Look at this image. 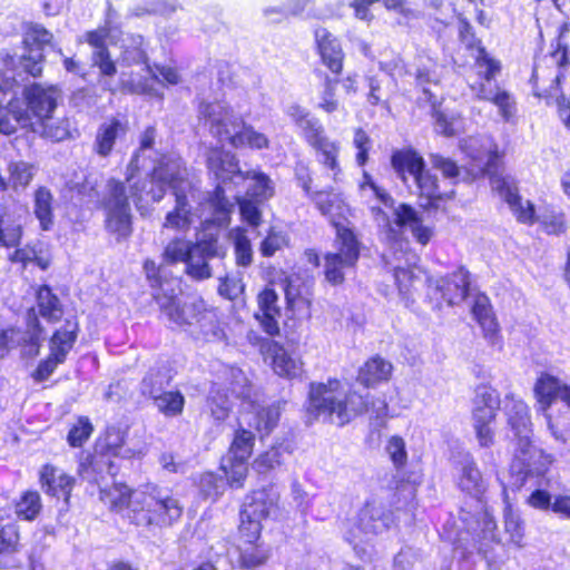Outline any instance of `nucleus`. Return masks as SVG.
I'll list each match as a JSON object with an SVG mask.
<instances>
[{
	"label": "nucleus",
	"mask_w": 570,
	"mask_h": 570,
	"mask_svg": "<svg viewBox=\"0 0 570 570\" xmlns=\"http://www.w3.org/2000/svg\"><path fill=\"white\" fill-rule=\"evenodd\" d=\"M127 181L129 195L122 183L111 179L107 184V194L104 198L106 228L118 238H125L131 234L129 197L132 198L136 207L141 209L142 202H147L148 198L159 202L167 187L173 189L176 206L166 215L164 227L184 230L190 226L193 215L187 202V193L191 189V185L180 158L165 156L154 168L149 179L140 183L135 180V175L131 173Z\"/></svg>",
	"instance_id": "f257e3e1"
},
{
	"label": "nucleus",
	"mask_w": 570,
	"mask_h": 570,
	"mask_svg": "<svg viewBox=\"0 0 570 570\" xmlns=\"http://www.w3.org/2000/svg\"><path fill=\"white\" fill-rule=\"evenodd\" d=\"M100 499L111 510L125 512V517L138 527L169 525L183 512L177 499L163 494L155 487L149 492L131 491L126 484L114 483L110 488L100 489Z\"/></svg>",
	"instance_id": "f03ea898"
},
{
	"label": "nucleus",
	"mask_w": 570,
	"mask_h": 570,
	"mask_svg": "<svg viewBox=\"0 0 570 570\" xmlns=\"http://www.w3.org/2000/svg\"><path fill=\"white\" fill-rule=\"evenodd\" d=\"M492 146L464 145L463 153L470 158L464 165L466 171L472 178L488 176L492 189L504 199L515 218L523 224H533L534 206L519 196L514 178L504 173L501 156Z\"/></svg>",
	"instance_id": "7ed1b4c3"
},
{
	"label": "nucleus",
	"mask_w": 570,
	"mask_h": 570,
	"mask_svg": "<svg viewBox=\"0 0 570 570\" xmlns=\"http://www.w3.org/2000/svg\"><path fill=\"white\" fill-rule=\"evenodd\" d=\"M361 188L364 193L371 191L384 205V209L372 207V213L381 233L391 243L395 253L397 250L403 252L404 246H407V243L402 240L405 226H410L413 236L421 245H426L430 242L433 235L432 229L421 224L416 212L411 206L405 204L394 206L392 197L379 187L367 174H364V181L361 184Z\"/></svg>",
	"instance_id": "20e7f679"
},
{
	"label": "nucleus",
	"mask_w": 570,
	"mask_h": 570,
	"mask_svg": "<svg viewBox=\"0 0 570 570\" xmlns=\"http://www.w3.org/2000/svg\"><path fill=\"white\" fill-rule=\"evenodd\" d=\"M366 409L363 395L347 390L336 379L309 384L307 413L314 419L343 426Z\"/></svg>",
	"instance_id": "39448f33"
},
{
	"label": "nucleus",
	"mask_w": 570,
	"mask_h": 570,
	"mask_svg": "<svg viewBox=\"0 0 570 570\" xmlns=\"http://www.w3.org/2000/svg\"><path fill=\"white\" fill-rule=\"evenodd\" d=\"M208 168L219 180L214 193L208 197L205 206L212 213V220L219 226L226 225L234 203L225 193L239 187L245 178L244 171L238 168V161L232 150L222 147L210 149L208 154Z\"/></svg>",
	"instance_id": "423d86ee"
},
{
	"label": "nucleus",
	"mask_w": 570,
	"mask_h": 570,
	"mask_svg": "<svg viewBox=\"0 0 570 570\" xmlns=\"http://www.w3.org/2000/svg\"><path fill=\"white\" fill-rule=\"evenodd\" d=\"M504 410L508 423L517 438L513 455V471H522L524 464H530V472L541 473L551 460L531 443V422L527 404L512 396H507Z\"/></svg>",
	"instance_id": "0eeeda50"
},
{
	"label": "nucleus",
	"mask_w": 570,
	"mask_h": 570,
	"mask_svg": "<svg viewBox=\"0 0 570 570\" xmlns=\"http://www.w3.org/2000/svg\"><path fill=\"white\" fill-rule=\"evenodd\" d=\"M392 521L390 511L382 504L366 502L356 518L346 523L344 539L362 561H370L373 554V547L367 543L370 538L387 530Z\"/></svg>",
	"instance_id": "6e6552de"
},
{
	"label": "nucleus",
	"mask_w": 570,
	"mask_h": 570,
	"mask_svg": "<svg viewBox=\"0 0 570 570\" xmlns=\"http://www.w3.org/2000/svg\"><path fill=\"white\" fill-rule=\"evenodd\" d=\"M197 112L200 122L218 136H228L229 142H267L262 134L246 126L240 118H236L229 106L218 101H200Z\"/></svg>",
	"instance_id": "1a4fd4ad"
},
{
	"label": "nucleus",
	"mask_w": 570,
	"mask_h": 570,
	"mask_svg": "<svg viewBox=\"0 0 570 570\" xmlns=\"http://www.w3.org/2000/svg\"><path fill=\"white\" fill-rule=\"evenodd\" d=\"M335 250L324 256V276L334 286L342 284L354 269L361 249V243L348 224L335 223Z\"/></svg>",
	"instance_id": "9d476101"
},
{
	"label": "nucleus",
	"mask_w": 570,
	"mask_h": 570,
	"mask_svg": "<svg viewBox=\"0 0 570 570\" xmlns=\"http://www.w3.org/2000/svg\"><path fill=\"white\" fill-rule=\"evenodd\" d=\"M179 293V279H171L161 283L159 289L153 292V297L168 323L184 328L195 324L199 313L204 311V301L200 298L181 301L178 298Z\"/></svg>",
	"instance_id": "9b49d317"
},
{
	"label": "nucleus",
	"mask_w": 570,
	"mask_h": 570,
	"mask_svg": "<svg viewBox=\"0 0 570 570\" xmlns=\"http://www.w3.org/2000/svg\"><path fill=\"white\" fill-rule=\"evenodd\" d=\"M230 374L233 377L232 394L242 399L244 405L248 407V412L243 414L242 421L258 432L269 434L278 423L281 416L279 404H256L250 400L252 386L248 384L244 373L238 368H232Z\"/></svg>",
	"instance_id": "f8f14e48"
},
{
	"label": "nucleus",
	"mask_w": 570,
	"mask_h": 570,
	"mask_svg": "<svg viewBox=\"0 0 570 570\" xmlns=\"http://www.w3.org/2000/svg\"><path fill=\"white\" fill-rule=\"evenodd\" d=\"M534 395L542 411L551 435L562 443H566L570 433L560 417L553 419L548 413L552 402L557 399L562 401L570 409V386L556 376L543 373L534 385Z\"/></svg>",
	"instance_id": "ddd939ff"
},
{
	"label": "nucleus",
	"mask_w": 570,
	"mask_h": 570,
	"mask_svg": "<svg viewBox=\"0 0 570 570\" xmlns=\"http://www.w3.org/2000/svg\"><path fill=\"white\" fill-rule=\"evenodd\" d=\"M79 325L75 317L67 318L63 325L55 332L50 340V355L47 360L40 362L33 377L36 381H46L56 370L58 364L66 361L68 353L72 350Z\"/></svg>",
	"instance_id": "4468645a"
},
{
	"label": "nucleus",
	"mask_w": 570,
	"mask_h": 570,
	"mask_svg": "<svg viewBox=\"0 0 570 570\" xmlns=\"http://www.w3.org/2000/svg\"><path fill=\"white\" fill-rule=\"evenodd\" d=\"M530 464H524L522 471H513V462L511 463L510 472H511V483L510 487L513 490L525 489L530 492L525 502L533 509L538 510H551L553 497L543 489L548 484V480L544 474L549 468V465L541 472H530L528 470H532Z\"/></svg>",
	"instance_id": "2eb2a0df"
},
{
	"label": "nucleus",
	"mask_w": 570,
	"mask_h": 570,
	"mask_svg": "<svg viewBox=\"0 0 570 570\" xmlns=\"http://www.w3.org/2000/svg\"><path fill=\"white\" fill-rule=\"evenodd\" d=\"M313 35L315 51L322 65L334 77L341 76L344 69L345 53L340 39L324 27L315 28Z\"/></svg>",
	"instance_id": "dca6fc26"
},
{
	"label": "nucleus",
	"mask_w": 570,
	"mask_h": 570,
	"mask_svg": "<svg viewBox=\"0 0 570 570\" xmlns=\"http://www.w3.org/2000/svg\"><path fill=\"white\" fill-rule=\"evenodd\" d=\"M223 255L217 238L210 236L199 239L191 245L189 255L185 262L186 273L194 279L203 281L212 276L208 261Z\"/></svg>",
	"instance_id": "f3484780"
},
{
	"label": "nucleus",
	"mask_w": 570,
	"mask_h": 570,
	"mask_svg": "<svg viewBox=\"0 0 570 570\" xmlns=\"http://www.w3.org/2000/svg\"><path fill=\"white\" fill-rule=\"evenodd\" d=\"M57 86H42L38 82H33L23 88V99L30 117L37 118L39 121L51 118L55 109L57 108L58 99Z\"/></svg>",
	"instance_id": "a211bd4d"
},
{
	"label": "nucleus",
	"mask_w": 570,
	"mask_h": 570,
	"mask_svg": "<svg viewBox=\"0 0 570 570\" xmlns=\"http://www.w3.org/2000/svg\"><path fill=\"white\" fill-rule=\"evenodd\" d=\"M279 493L273 488L253 491L246 497L240 511L242 518H254L259 521L278 515Z\"/></svg>",
	"instance_id": "6ab92c4d"
},
{
	"label": "nucleus",
	"mask_w": 570,
	"mask_h": 570,
	"mask_svg": "<svg viewBox=\"0 0 570 570\" xmlns=\"http://www.w3.org/2000/svg\"><path fill=\"white\" fill-rule=\"evenodd\" d=\"M429 288L441 294V297L449 305L461 303L468 295L469 291V272L460 267L453 274L441 278H429Z\"/></svg>",
	"instance_id": "aec40b11"
},
{
	"label": "nucleus",
	"mask_w": 570,
	"mask_h": 570,
	"mask_svg": "<svg viewBox=\"0 0 570 570\" xmlns=\"http://www.w3.org/2000/svg\"><path fill=\"white\" fill-rule=\"evenodd\" d=\"M42 338L43 331L37 320L32 324V332L19 328L0 331V357H3L11 348L19 345L24 347V354H37Z\"/></svg>",
	"instance_id": "412c9836"
},
{
	"label": "nucleus",
	"mask_w": 570,
	"mask_h": 570,
	"mask_svg": "<svg viewBox=\"0 0 570 570\" xmlns=\"http://www.w3.org/2000/svg\"><path fill=\"white\" fill-rule=\"evenodd\" d=\"M63 314V307L59 297L53 294L52 289L42 285L37 291V304L28 312V332H32V324L41 316L48 323L58 322Z\"/></svg>",
	"instance_id": "4be33fe9"
},
{
	"label": "nucleus",
	"mask_w": 570,
	"mask_h": 570,
	"mask_svg": "<svg viewBox=\"0 0 570 570\" xmlns=\"http://www.w3.org/2000/svg\"><path fill=\"white\" fill-rule=\"evenodd\" d=\"M287 116L295 126L299 137L306 142H325V128L320 119L312 116L304 107L292 105Z\"/></svg>",
	"instance_id": "5701e85b"
},
{
	"label": "nucleus",
	"mask_w": 570,
	"mask_h": 570,
	"mask_svg": "<svg viewBox=\"0 0 570 570\" xmlns=\"http://www.w3.org/2000/svg\"><path fill=\"white\" fill-rule=\"evenodd\" d=\"M278 296L273 288H265L258 294V309L255 318L259 322L262 328L271 336L279 333L278 318L281 317V307L277 304Z\"/></svg>",
	"instance_id": "b1692460"
},
{
	"label": "nucleus",
	"mask_w": 570,
	"mask_h": 570,
	"mask_svg": "<svg viewBox=\"0 0 570 570\" xmlns=\"http://www.w3.org/2000/svg\"><path fill=\"white\" fill-rule=\"evenodd\" d=\"M40 482L46 493L58 499L62 498L68 503L75 478L51 464H46L40 471Z\"/></svg>",
	"instance_id": "393cba45"
},
{
	"label": "nucleus",
	"mask_w": 570,
	"mask_h": 570,
	"mask_svg": "<svg viewBox=\"0 0 570 570\" xmlns=\"http://www.w3.org/2000/svg\"><path fill=\"white\" fill-rule=\"evenodd\" d=\"M233 567L250 570L263 566L268 559V551L256 542H243L227 551Z\"/></svg>",
	"instance_id": "a878e982"
},
{
	"label": "nucleus",
	"mask_w": 570,
	"mask_h": 570,
	"mask_svg": "<svg viewBox=\"0 0 570 570\" xmlns=\"http://www.w3.org/2000/svg\"><path fill=\"white\" fill-rule=\"evenodd\" d=\"M472 314L481 326L485 340L491 345L499 344L501 342L500 328L488 296L480 294L474 298Z\"/></svg>",
	"instance_id": "bb28decb"
},
{
	"label": "nucleus",
	"mask_w": 570,
	"mask_h": 570,
	"mask_svg": "<svg viewBox=\"0 0 570 570\" xmlns=\"http://www.w3.org/2000/svg\"><path fill=\"white\" fill-rule=\"evenodd\" d=\"M422 197L428 199V206L438 207L436 202L451 198L454 191L442 190L435 175L425 167L413 178Z\"/></svg>",
	"instance_id": "cd10ccee"
},
{
	"label": "nucleus",
	"mask_w": 570,
	"mask_h": 570,
	"mask_svg": "<svg viewBox=\"0 0 570 570\" xmlns=\"http://www.w3.org/2000/svg\"><path fill=\"white\" fill-rule=\"evenodd\" d=\"M391 165L403 183H406V175L414 178L425 167L423 157L412 149L395 151L392 155Z\"/></svg>",
	"instance_id": "c85d7f7f"
},
{
	"label": "nucleus",
	"mask_w": 570,
	"mask_h": 570,
	"mask_svg": "<svg viewBox=\"0 0 570 570\" xmlns=\"http://www.w3.org/2000/svg\"><path fill=\"white\" fill-rule=\"evenodd\" d=\"M244 174L245 178L239 183L246 188L243 197L264 202L273 196L274 187L267 175L256 170L244 171Z\"/></svg>",
	"instance_id": "c756f323"
},
{
	"label": "nucleus",
	"mask_w": 570,
	"mask_h": 570,
	"mask_svg": "<svg viewBox=\"0 0 570 570\" xmlns=\"http://www.w3.org/2000/svg\"><path fill=\"white\" fill-rule=\"evenodd\" d=\"M392 364L380 356L368 360L358 371L357 381L366 387L387 381L392 374Z\"/></svg>",
	"instance_id": "7c9ffc66"
},
{
	"label": "nucleus",
	"mask_w": 570,
	"mask_h": 570,
	"mask_svg": "<svg viewBox=\"0 0 570 570\" xmlns=\"http://www.w3.org/2000/svg\"><path fill=\"white\" fill-rule=\"evenodd\" d=\"M31 126V117L28 111L23 110L17 98L11 99L8 102L7 112L0 118V132L9 136L14 134L18 127L28 128Z\"/></svg>",
	"instance_id": "2f4dec72"
},
{
	"label": "nucleus",
	"mask_w": 570,
	"mask_h": 570,
	"mask_svg": "<svg viewBox=\"0 0 570 570\" xmlns=\"http://www.w3.org/2000/svg\"><path fill=\"white\" fill-rule=\"evenodd\" d=\"M459 487L475 497L484 490L482 474L470 455H465L461 461Z\"/></svg>",
	"instance_id": "473e14b6"
},
{
	"label": "nucleus",
	"mask_w": 570,
	"mask_h": 570,
	"mask_svg": "<svg viewBox=\"0 0 570 570\" xmlns=\"http://www.w3.org/2000/svg\"><path fill=\"white\" fill-rule=\"evenodd\" d=\"M53 39L51 31L42 24L36 22H27L23 26L22 47L26 51L43 52L47 46H50Z\"/></svg>",
	"instance_id": "72a5a7b5"
},
{
	"label": "nucleus",
	"mask_w": 570,
	"mask_h": 570,
	"mask_svg": "<svg viewBox=\"0 0 570 570\" xmlns=\"http://www.w3.org/2000/svg\"><path fill=\"white\" fill-rule=\"evenodd\" d=\"M563 78L564 75L562 72L544 78L540 75L538 68L534 67L530 77L533 95L540 99H546L547 101L556 98L561 92L560 83Z\"/></svg>",
	"instance_id": "f704fd0d"
},
{
	"label": "nucleus",
	"mask_w": 570,
	"mask_h": 570,
	"mask_svg": "<svg viewBox=\"0 0 570 570\" xmlns=\"http://www.w3.org/2000/svg\"><path fill=\"white\" fill-rule=\"evenodd\" d=\"M19 529L14 523L0 528V568L13 566L12 556L19 551Z\"/></svg>",
	"instance_id": "c9c22d12"
},
{
	"label": "nucleus",
	"mask_w": 570,
	"mask_h": 570,
	"mask_svg": "<svg viewBox=\"0 0 570 570\" xmlns=\"http://www.w3.org/2000/svg\"><path fill=\"white\" fill-rule=\"evenodd\" d=\"M503 497L504 530L507 534H509L511 543L518 548H521L523 547L524 522L522 521L520 514L513 510L512 504L508 499L507 487L503 488Z\"/></svg>",
	"instance_id": "e433bc0d"
},
{
	"label": "nucleus",
	"mask_w": 570,
	"mask_h": 570,
	"mask_svg": "<svg viewBox=\"0 0 570 570\" xmlns=\"http://www.w3.org/2000/svg\"><path fill=\"white\" fill-rule=\"evenodd\" d=\"M33 213L43 230L51 229L53 225V196L46 187L35 191Z\"/></svg>",
	"instance_id": "4c0bfd02"
},
{
	"label": "nucleus",
	"mask_w": 570,
	"mask_h": 570,
	"mask_svg": "<svg viewBox=\"0 0 570 570\" xmlns=\"http://www.w3.org/2000/svg\"><path fill=\"white\" fill-rule=\"evenodd\" d=\"M434 130L445 138H454L464 132V121L460 115H448L443 110L431 111Z\"/></svg>",
	"instance_id": "58836bf2"
},
{
	"label": "nucleus",
	"mask_w": 570,
	"mask_h": 570,
	"mask_svg": "<svg viewBox=\"0 0 570 570\" xmlns=\"http://www.w3.org/2000/svg\"><path fill=\"white\" fill-rule=\"evenodd\" d=\"M128 130V117L126 115L118 114L108 118L100 125L96 142H115L117 139H122Z\"/></svg>",
	"instance_id": "ea45409f"
},
{
	"label": "nucleus",
	"mask_w": 570,
	"mask_h": 570,
	"mask_svg": "<svg viewBox=\"0 0 570 570\" xmlns=\"http://www.w3.org/2000/svg\"><path fill=\"white\" fill-rule=\"evenodd\" d=\"M311 198L322 215L331 217L332 223L335 226L336 222L334 220V216L341 215L344 207V200L341 194L335 193L332 189L318 190L311 194Z\"/></svg>",
	"instance_id": "a19ab883"
},
{
	"label": "nucleus",
	"mask_w": 570,
	"mask_h": 570,
	"mask_svg": "<svg viewBox=\"0 0 570 570\" xmlns=\"http://www.w3.org/2000/svg\"><path fill=\"white\" fill-rule=\"evenodd\" d=\"M194 325L198 326L200 334L206 341H222L225 337L216 311L208 308L205 302L204 311L199 313Z\"/></svg>",
	"instance_id": "79ce46f5"
},
{
	"label": "nucleus",
	"mask_w": 570,
	"mask_h": 570,
	"mask_svg": "<svg viewBox=\"0 0 570 570\" xmlns=\"http://www.w3.org/2000/svg\"><path fill=\"white\" fill-rule=\"evenodd\" d=\"M273 368L279 376L296 377L302 372V362L276 345L273 351Z\"/></svg>",
	"instance_id": "37998d69"
},
{
	"label": "nucleus",
	"mask_w": 570,
	"mask_h": 570,
	"mask_svg": "<svg viewBox=\"0 0 570 570\" xmlns=\"http://www.w3.org/2000/svg\"><path fill=\"white\" fill-rule=\"evenodd\" d=\"M153 400L157 410L166 417H176L184 411L185 397L179 391H163Z\"/></svg>",
	"instance_id": "c03bdc74"
},
{
	"label": "nucleus",
	"mask_w": 570,
	"mask_h": 570,
	"mask_svg": "<svg viewBox=\"0 0 570 570\" xmlns=\"http://www.w3.org/2000/svg\"><path fill=\"white\" fill-rule=\"evenodd\" d=\"M207 405L210 414L217 422L225 421L230 412L232 402L227 393L220 385L215 384L208 395Z\"/></svg>",
	"instance_id": "a18cd8bd"
},
{
	"label": "nucleus",
	"mask_w": 570,
	"mask_h": 570,
	"mask_svg": "<svg viewBox=\"0 0 570 570\" xmlns=\"http://www.w3.org/2000/svg\"><path fill=\"white\" fill-rule=\"evenodd\" d=\"M255 436L253 432L239 428L235 431L227 456L232 460H248L253 453Z\"/></svg>",
	"instance_id": "49530a36"
},
{
	"label": "nucleus",
	"mask_w": 570,
	"mask_h": 570,
	"mask_svg": "<svg viewBox=\"0 0 570 570\" xmlns=\"http://www.w3.org/2000/svg\"><path fill=\"white\" fill-rule=\"evenodd\" d=\"M169 381L170 376L166 368L150 367L141 381V393L153 399L164 391V387L169 384Z\"/></svg>",
	"instance_id": "de8ad7c7"
},
{
	"label": "nucleus",
	"mask_w": 570,
	"mask_h": 570,
	"mask_svg": "<svg viewBox=\"0 0 570 570\" xmlns=\"http://www.w3.org/2000/svg\"><path fill=\"white\" fill-rule=\"evenodd\" d=\"M10 261L13 263H20L22 266H27L28 264H36L41 269L48 268L50 261L48 257L43 256L42 246L40 244L37 245H27L22 248L16 249L10 255Z\"/></svg>",
	"instance_id": "09e8293b"
},
{
	"label": "nucleus",
	"mask_w": 570,
	"mask_h": 570,
	"mask_svg": "<svg viewBox=\"0 0 570 570\" xmlns=\"http://www.w3.org/2000/svg\"><path fill=\"white\" fill-rule=\"evenodd\" d=\"M478 523L481 527V533L478 534L476 550L479 553H487L489 543L498 541L497 523L494 517L485 509L480 513Z\"/></svg>",
	"instance_id": "8fccbe9b"
},
{
	"label": "nucleus",
	"mask_w": 570,
	"mask_h": 570,
	"mask_svg": "<svg viewBox=\"0 0 570 570\" xmlns=\"http://www.w3.org/2000/svg\"><path fill=\"white\" fill-rule=\"evenodd\" d=\"M42 508L41 498L37 491H26L16 503V513L23 520H35Z\"/></svg>",
	"instance_id": "3c124183"
},
{
	"label": "nucleus",
	"mask_w": 570,
	"mask_h": 570,
	"mask_svg": "<svg viewBox=\"0 0 570 570\" xmlns=\"http://www.w3.org/2000/svg\"><path fill=\"white\" fill-rule=\"evenodd\" d=\"M392 570H424L422 552L412 547L402 548L394 557Z\"/></svg>",
	"instance_id": "603ef678"
},
{
	"label": "nucleus",
	"mask_w": 570,
	"mask_h": 570,
	"mask_svg": "<svg viewBox=\"0 0 570 570\" xmlns=\"http://www.w3.org/2000/svg\"><path fill=\"white\" fill-rule=\"evenodd\" d=\"M455 19L458 39L468 51L476 50L483 46L482 40L476 37L473 26L462 12L455 13Z\"/></svg>",
	"instance_id": "864d4df0"
},
{
	"label": "nucleus",
	"mask_w": 570,
	"mask_h": 570,
	"mask_svg": "<svg viewBox=\"0 0 570 570\" xmlns=\"http://www.w3.org/2000/svg\"><path fill=\"white\" fill-rule=\"evenodd\" d=\"M230 238L234 242L236 263L239 266L247 267L253 261V250L250 242L242 228L232 229Z\"/></svg>",
	"instance_id": "5fc2aeb1"
},
{
	"label": "nucleus",
	"mask_w": 570,
	"mask_h": 570,
	"mask_svg": "<svg viewBox=\"0 0 570 570\" xmlns=\"http://www.w3.org/2000/svg\"><path fill=\"white\" fill-rule=\"evenodd\" d=\"M222 469L233 488H242L247 475V460H232L226 456L222 462Z\"/></svg>",
	"instance_id": "6e6d98bb"
},
{
	"label": "nucleus",
	"mask_w": 570,
	"mask_h": 570,
	"mask_svg": "<svg viewBox=\"0 0 570 570\" xmlns=\"http://www.w3.org/2000/svg\"><path fill=\"white\" fill-rule=\"evenodd\" d=\"M233 198L239 206L240 216L252 227H257L262 223V212L259 209V203L255 199H249L240 196V190H236Z\"/></svg>",
	"instance_id": "4d7b16f0"
},
{
	"label": "nucleus",
	"mask_w": 570,
	"mask_h": 570,
	"mask_svg": "<svg viewBox=\"0 0 570 570\" xmlns=\"http://www.w3.org/2000/svg\"><path fill=\"white\" fill-rule=\"evenodd\" d=\"M338 80L325 76L323 90L320 95L317 108L326 114L336 112L340 108V100L336 97V86Z\"/></svg>",
	"instance_id": "13d9d810"
},
{
	"label": "nucleus",
	"mask_w": 570,
	"mask_h": 570,
	"mask_svg": "<svg viewBox=\"0 0 570 570\" xmlns=\"http://www.w3.org/2000/svg\"><path fill=\"white\" fill-rule=\"evenodd\" d=\"M394 281L399 288L400 296L405 301L406 305L411 299V288L416 281L417 276L415 275L414 268L412 267H403L401 265H396L394 267Z\"/></svg>",
	"instance_id": "bf43d9fd"
},
{
	"label": "nucleus",
	"mask_w": 570,
	"mask_h": 570,
	"mask_svg": "<svg viewBox=\"0 0 570 570\" xmlns=\"http://www.w3.org/2000/svg\"><path fill=\"white\" fill-rule=\"evenodd\" d=\"M198 487L205 498L216 500L224 492L226 482L223 478L206 472L199 476Z\"/></svg>",
	"instance_id": "052dcab7"
},
{
	"label": "nucleus",
	"mask_w": 570,
	"mask_h": 570,
	"mask_svg": "<svg viewBox=\"0 0 570 570\" xmlns=\"http://www.w3.org/2000/svg\"><path fill=\"white\" fill-rule=\"evenodd\" d=\"M104 471L110 475L115 474L114 464L109 462L105 455L92 459L89 468H86L85 463H82L80 468L82 478L96 483H99L98 476L102 478Z\"/></svg>",
	"instance_id": "680f3d73"
},
{
	"label": "nucleus",
	"mask_w": 570,
	"mask_h": 570,
	"mask_svg": "<svg viewBox=\"0 0 570 570\" xmlns=\"http://www.w3.org/2000/svg\"><path fill=\"white\" fill-rule=\"evenodd\" d=\"M124 444L125 432L120 428L109 426L106 430L101 444V448L106 451V454H110L114 456L128 455L127 453H122Z\"/></svg>",
	"instance_id": "e2e57ef3"
},
{
	"label": "nucleus",
	"mask_w": 570,
	"mask_h": 570,
	"mask_svg": "<svg viewBox=\"0 0 570 570\" xmlns=\"http://www.w3.org/2000/svg\"><path fill=\"white\" fill-rule=\"evenodd\" d=\"M109 92L111 95H146L150 92V87L147 80H135L132 75H129L127 79L120 78L115 87H110Z\"/></svg>",
	"instance_id": "0e129e2a"
},
{
	"label": "nucleus",
	"mask_w": 570,
	"mask_h": 570,
	"mask_svg": "<svg viewBox=\"0 0 570 570\" xmlns=\"http://www.w3.org/2000/svg\"><path fill=\"white\" fill-rule=\"evenodd\" d=\"M94 432V426L87 416H79L68 433V443L73 446H82Z\"/></svg>",
	"instance_id": "69168bd1"
},
{
	"label": "nucleus",
	"mask_w": 570,
	"mask_h": 570,
	"mask_svg": "<svg viewBox=\"0 0 570 570\" xmlns=\"http://www.w3.org/2000/svg\"><path fill=\"white\" fill-rule=\"evenodd\" d=\"M190 248L191 245L188 242L181 238H175L171 242H169L168 245L166 246L163 254V261L164 263L167 264L186 262Z\"/></svg>",
	"instance_id": "338daca9"
},
{
	"label": "nucleus",
	"mask_w": 570,
	"mask_h": 570,
	"mask_svg": "<svg viewBox=\"0 0 570 570\" xmlns=\"http://www.w3.org/2000/svg\"><path fill=\"white\" fill-rule=\"evenodd\" d=\"M478 52L474 58V62L478 67H484L485 71L482 75V78L485 81H491L495 78V76L501 71V62L493 57H491L485 47L481 46L475 50Z\"/></svg>",
	"instance_id": "774afa93"
}]
</instances>
